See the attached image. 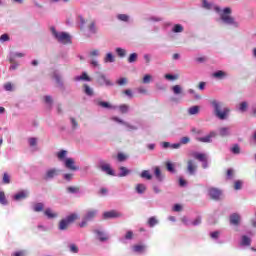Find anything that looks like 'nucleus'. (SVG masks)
Instances as JSON below:
<instances>
[{"label": "nucleus", "mask_w": 256, "mask_h": 256, "mask_svg": "<svg viewBox=\"0 0 256 256\" xmlns=\"http://www.w3.org/2000/svg\"><path fill=\"white\" fill-rule=\"evenodd\" d=\"M187 171L189 175H195V171H197V164L193 160L187 161Z\"/></svg>", "instance_id": "1a4fd4ad"}, {"label": "nucleus", "mask_w": 256, "mask_h": 256, "mask_svg": "<svg viewBox=\"0 0 256 256\" xmlns=\"http://www.w3.org/2000/svg\"><path fill=\"white\" fill-rule=\"evenodd\" d=\"M232 153H234V155H239V153H241V148L239 147V144H235L232 148H231Z\"/></svg>", "instance_id": "ea45409f"}, {"label": "nucleus", "mask_w": 256, "mask_h": 256, "mask_svg": "<svg viewBox=\"0 0 256 256\" xmlns=\"http://www.w3.org/2000/svg\"><path fill=\"white\" fill-rule=\"evenodd\" d=\"M90 33H97V27L95 26V22H91L88 26Z\"/></svg>", "instance_id": "c03bdc74"}, {"label": "nucleus", "mask_w": 256, "mask_h": 256, "mask_svg": "<svg viewBox=\"0 0 256 256\" xmlns=\"http://www.w3.org/2000/svg\"><path fill=\"white\" fill-rule=\"evenodd\" d=\"M4 89L5 91H13V84H11V82H7L4 84Z\"/></svg>", "instance_id": "864d4df0"}, {"label": "nucleus", "mask_w": 256, "mask_h": 256, "mask_svg": "<svg viewBox=\"0 0 256 256\" xmlns=\"http://www.w3.org/2000/svg\"><path fill=\"white\" fill-rule=\"evenodd\" d=\"M165 79H169L170 81H175V79H178V76L166 74Z\"/></svg>", "instance_id": "bf43d9fd"}, {"label": "nucleus", "mask_w": 256, "mask_h": 256, "mask_svg": "<svg viewBox=\"0 0 256 256\" xmlns=\"http://www.w3.org/2000/svg\"><path fill=\"white\" fill-rule=\"evenodd\" d=\"M197 141H200V143H211V136L197 138Z\"/></svg>", "instance_id": "a19ab883"}, {"label": "nucleus", "mask_w": 256, "mask_h": 256, "mask_svg": "<svg viewBox=\"0 0 256 256\" xmlns=\"http://www.w3.org/2000/svg\"><path fill=\"white\" fill-rule=\"evenodd\" d=\"M65 167L70 171H77L79 168L75 166V160L73 158H67L65 160Z\"/></svg>", "instance_id": "6e6552de"}, {"label": "nucleus", "mask_w": 256, "mask_h": 256, "mask_svg": "<svg viewBox=\"0 0 256 256\" xmlns=\"http://www.w3.org/2000/svg\"><path fill=\"white\" fill-rule=\"evenodd\" d=\"M116 53L118 55V57H125V55H127V50L123 49V48H116Z\"/></svg>", "instance_id": "7c9ffc66"}, {"label": "nucleus", "mask_w": 256, "mask_h": 256, "mask_svg": "<svg viewBox=\"0 0 256 256\" xmlns=\"http://www.w3.org/2000/svg\"><path fill=\"white\" fill-rule=\"evenodd\" d=\"M118 19H119V21L127 22V21H129V16L126 14H119Z\"/></svg>", "instance_id": "8fccbe9b"}, {"label": "nucleus", "mask_w": 256, "mask_h": 256, "mask_svg": "<svg viewBox=\"0 0 256 256\" xmlns=\"http://www.w3.org/2000/svg\"><path fill=\"white\" fill-rule=\"evenodd\" d=\"M232 10L229 7H226L223 9L220 18L223 21V23H226L227 25H236L237 22H235V18L231 16Z\"/></svg>", "instance_id": "20e7f679"}, {"label": "nucleus", "mask_w": 256, "mask_h": 256, "mask_svg": "<svg viewBox=\"0 0 256 256\" xmlns=\"http://www.w3.org/2000/svg\"><path fill=\"white\" fill-rule=\"evenodd\" d=\"M44 215H46V217H48V219H55V217H57V213H54L51 208H47L44 211Z\"/></svg>", "instance_id": "aec40b11"}, {"label": "nucleus", "mask_w": 256, "mask_h": 256, "mask_svg": "<svg viewBox=\"0 0 256 256\" xmlns=\"http://www.w3.org/2000/svg\"><path fill=\"white\" fill-rule=\"evenodd\" d=\"M95 104L98 107H102V109H116V107L113 106L111 103L105 102V101H101V100H95Z\"/></svg>", "instance_id": "9d476101"}, {"label": "nucleus", "mask_w": 256, "mask_h": 256, "mask_svg": "<svg viewBox=\"0 0 256 256\" xmlns=\"http://www.w3.org/2000/svg\"><path fill=\"white\" fill-rule=\"evenodd\" d=\"M2 181L4 185H9V183H11V176H9L7 173H4Z\"/></svg>", "instance_id": "c9c22d12"}, {"label": "nucleus", "mask_w": 256, "mask_h": 256, "mask_svg": "<svg viewBox=\"0 0 256 256\" xmlns=\"http://www.w3.org/2000/svg\"><path fill=\"white\" fill-rule=\"evenodd\" d=\"M119 171L121 173L118 174V177H127V175H129L131 173V170L127 169V167H125V166H121L119 168Z\"/></svg>", "instance_id": "2eb2a0df"}, {"label": "nucleus", "mask_w": 256, "mask_h": 256, "mask_svg": "<svg viewBox=\"0 0 256 256\" xmlns=\"http://www.w3.org/2000/svg\"><path fill=\"white\" fill-rule=\"evenodd\" d=\"M151 79H152L151 75L146 74V75L143 77L142 83H144L145 85H147V84L151 83Z\"/></svg>", "instance_id": "a18cd8bd"}, {"label": "nucleus", "mask_w": 256, "mask_h": 256, "mask_svg": "<svg viewBox=\"0 0 256 256\" xmlns=\"http://www.w3.org/2000/svg\"><path fill=\"white\" fill-rule=\"evenodd\" d=\"M125 239H133V231H128L125 235Z\"/></svg>", "instance_id": "338daca9"}, {"label": "nucleus", "mask_w": 256, "mask_h": 256, "mask_svg": "<svg viewBox=\"0 0 256 256\" xmlns=\"http://www.w3.org/2000/svg\"><path fill=\"white\" fill-rule=\"evenodd\" d=\"M15 201H21V199H27V192L21 191L14 196Z\"/></svg>", "instance_id": "4be33fe9"}, {"label": "nucleus", "mask_w": 256, "mask_h": 256, "mask_svg": "<svg viewBox=\"0 0 256 256\" xmlns=\"http://www.w3.org/2000/svg\"><path fill=\"white\" fill-rule=\"evenodd\" d=\"M98 167L103 171L104 173H107V175H115V171L111 168V164L106 163L105 161L101 160L98 164Z\"/></svg>", "instance_id": "0eeeda50"}, {"label": "nucleus", "mask_w": 256, "mask_h": 256, "mask_svg": "<svg viewBox=\"0 0 256 256\" xmlns=\"http://www.w3.org/2000/svg\"><path fill=\"white\" fill-rule=\"evenodd\" d=\"M70 251L72 253H79V247H77V245H75V244H71L70 245Z\"/></svg>", "instance_id": "6e6d98bb"}, {"label": "nucleus", "mask_w": 256, "mask_h": 256, "mask_svg": "<svg viewBox=\"0 0 256 256\" xmlns=\"http://www.w3.org/2000/svg\"><path fill=\"white\" fill-rule=\"evenodd\" d=\"M117 85L123 86L127 83V78H120L116 81Z\"/></svg>", "instance_id": "5fc2aeb1"}, {"label": "nucleus", "mask_w": 256, "mask_h": 256, "mask_svg": "<svg viewBox=\"0 0 256 256\" xmlns=\"http://www.w3.org/2000/svg\"><path fill=\"white\" fill-rule=\"evenodd\" d=\"M157 223H159V221L155 217H150L148 220L149 227H155V225H157Z\"/></svg>", "instance_id": "f704fd0d"}, {"label": "nucleus", "mask_w": 256, "mask_h": 256, "mask_svg": "<svg viewBox=\"0 0 256 256\" xmlns=\"http://www.w3.org/2000/svg\"><path fill=\"white\" fill-rule=\"evenodd\" d=\"M67 191L69 193H72V194L79 193V191H81V187H79V186H69L67 188Z\"/></svg>", "instance_id": "bb28decb"}, {"label": "nucleus", "mask_w": 256, "mask_h": 256, "mask_svg": "<svg viewBox=\"0 0 256 256\" xmlns=\"http://www.w3.org/2000/svg\"><path fill=\"white\" fill-rule=\"evenodd\" d=\"M96 216H97V210H89V211H87V213L84 216V218L87 221H93V219H95Z\"/></svg>", "instance_id": "4468645a"}, {"label": "nucleus", "mask_w": 256, "mask_h": 256, "mask_svg": "<svg viewBox=\"0 0 256 256\" xmlns=\"http://www.w3.org/2000/svg\"><path fill=\"white\" fill-rule=\"evenodd\" d=\"M1 203L2 205H7V198H5L4 192H1Z\"/></svg>", "instance_id": "0e129e2a"}, {"label": "nucleus", "mask_w": 256, "mask_h": 256, "mask_svg": "<svg viewBox=\"0 0 256 256\" xmlns=\"http://www.w3.org/2000/svg\"><path fill=\"white\" fill-rule=\"evenodd\" d=\"M117 159L120 163H123V161H125L127 159V156H125V154H123V153H118Z\"/></svg>", "instance_id": "3c124183"}, {"label": "nucleus", "mask_w": 256, "mask_h": 256, "mask_svg": "<svg viewBox=\"0 0 256 256\" xmlns=\"http://www.w3.org/2000/svg\"><path fill=\"white\" fill-rule=\"evenodd\" d=\"M103 217H104V219H113L115 217H121V213H119L115 210H112V211L105 212L103 214Z\"/></svg>", "instance_id": "9b49d317"}, {"label": "nucleus", "mask_w": 256, "mask_h": 256, "mask_svg": "<svg viewBox=\"0 0 256 256\" xmlns=\"http://www.w3.org/2000/svg\"><path fill=\"white\" fill-rule=\"evenodd\" d=\"M199 106H192L188 109L189 115H197L199 113Z\"/></svg>", "instance_id": "cd10ccee"}, {"label": "nucleus", "mask_w": 256, "mask_h": 256, "mask_svg": "<svg viewBox=\"0 0 256 256\" xmlns=\"http://www.w3.org/2000/svg\"><path fill=\"white\" fill-rule=\"evenodd\" d=\"M57 157L60 161H63V159H65V157H67V151L61 150L60 152L57 153Z\"/></svg>", "instance_id": "e433bc0d"}, {"label": "nucleus", "mask_w": 256, "mask_h": 256, "mask_svg": "<svg viewBox=\"0 0 256 256\" xmlns=\"http://www.w3.org/2000/svg\"><path fill=\"white\" fill-rule=\"evenodd\" d=\"M219 133L221 137H227L229 135V128L222 127L219 129Z\"/></svg>", "instance_id": "c756f323"}, {"label": "nucleus", "mask_w": 256, "mask_h": 256, "mask_svg": "<svg viewBox=\"0 0 256 256\" xmlns=\"http://www.w3.org/2000/svg\"><path fill=\"white\" fill-rule=\"evenodd\" d=\"M10 37H9V34H2L1 35V41L2 42H5V41H10Z\"/></svg>", "instance_id": "052dcab7"}, {"label": "nucleus", "mask_w": 256, "mask_h": 256, "mask_svg": "<svg viewBox=\"0 0 256 256\" xmlns=\"http://www.w3.org/2000/svg\"><path fill=\"white\" fill-rule=\"evenodd\" d=\"M94 233L98 236L99 241H107L109 239L103 231L95 230Z\"/></svg>", "instance_id": "a211bd4d"}, {"label": "nucleus", "mask_w": 256, "mask_h": 256, "mask_svg": "<svg viewBox=\"0 0 256 256\" xmlns=\"http://www.w3.org/2000/svg\"><path fill=\"white\" fill-rule=\"evenodd\" d=\"M137 57V53L130 54V56L128 57V63H135V61H137Z\"/></svg>", "instance_id": "79ce46f5"}, {"label": "nucleus", "mask_w": 256, "mask_h": 256, "mask_svg": "<svg viewBox=\"0 0 256 256\" xmlns=\"http://www.w3.org/2000/svg\"><path fill=\"white\" fill-rule=\"evenodd\" d=\"M88 221H89V220L85 219V217H84L83 220H82V222L78 224V227H81V228L87 227V222H88Z\"/></svg>", "instance_id": "680f3d73"}, {"label": "nucleus", "mask_w": 256, "mask_h": 256, "mask_svg": "<svg viewBox=\"0 0 256 256\" xmlns=\"http://www.w3.org/2000/svg\"><path fill=\"white\" fill-rule=\"evenodd\" d=\"M174 33H183V26L181 24H176L173 27Z\"/></svg>", "instance_id": "58836bf2"}, {"label": "nucleus", "mask_w": 256, "mask_h": 256, "mask_svg": "<svg viewBox=\"0 0 256 256\" xmlns=\"http://www.w3.org/2000/svg\"><path fill=\"white\" fill-rule=\"evenodd\" d=\"M59 175V170L52 168L46 172L44 179H53V177H57Z\"/></svg>", "instance_id": "f8f14e48"}, {"label": "nucleus", "mask_w": 256, "mask_h": 256, "mask_svg": "<svg viewBox=\"0 0 256 256\" xmlns=\"http://www.w3.org/2000/svg\"><path fill=\"white\" fill-rule=\"evenodd\" d=\"M241 245H243L244 247H249V245H251V238L247 236H242Z\"/></svg>", "instance_id": "393cba45"}, {"label": "nucleus", "mask_w": 256, "mask_h": 256, "mask_svg": "<svg viewBox=\"0 0 256 256\" xmlns=\"http://www.w3.org/2000/svg\"><path fill=\"white\" fill-rule=\"evenodd\" d=\"M76 81H91V77L86 72H83L81 76L76 77Z\"/></svg>", "instance_id": "b1692460"}, {"label": "nucleus", "mask_w": 256, "mask_h": 256, "mask_svg": "<svg viewBox=\"0 0 256 256\" xmlns=\"http://www.w3.org/2000/svg\"><path fill=\"white\" fill-rule=\"evenodd\" d=\"M43 209H45V205L43 203H36L34 205V211L36 213H40V211H43Z\"/></svg>", "instance_id": "c85d7f7f"}, {"label": "nucleus", "mask_w": 256, "mask_h": 256, "mask_svg": "<svg viewBox=\"0 0 256 256\" xmlns=\"http://www.w3.org/2000/svg\"><path fill=\"white\" fill-rule=\"evenodd\" d=\"M192 225H201V217L196 218L193 222Z\"/></svg>", "instance_id": "774afa93"}, {"label": "nucleus", "mask_w": 256, "mask_h": 256, "mask_svg": "<svg viewBox=\"0 0 256 256\" xmlns=\"http://www.w3.org/2000/svg\"><path fill=\"white\" fill-rule=\"evenodd\" d=\"M191 141V139L189 137H182L180 140V143L182 145H187V143H189Z\"/></svg>", "instance_id": "4d7b16f0"}, {"label": "nucleus", "mask_w": 256, "mask_h": 256, "mask_svg": "<svg viewBox=\"0 0 256 256\" xmlns=\"http://www.w3.org/2000/svg\"><path fill=\"white\" fill-rule=\"evenodd\" d=\"M64 179L66 181H71V179H73V174L71 173L64 174Z\"/></svg>", "instance_id": "69168bd1"}, {"label": "nucleus", "mask_w": 256, "mask_h": 256, "mask_svg": "<svg viewBox=\"0 0 256 256\" xmlns=\"http://www.w3.org/2000/svg\"><path fill=\"white\" fill-rule=\"evenodd\" d=\"M233 175H235V171L233 169H228L226 172V178L227 179H233Z\"/></svg>", "instance_id": "49530a36"}, {"label": "nucleus", "mask_w": 256, "mask_h": 256, "mask_svg": "<svg viewBox=\"0 0 256 256\" xmlns=\"http://www.w3.org/2000/svg\"><path fill=\"white\" fill-rule=\"evenodd\" d=\"M243 187V182L240 181V180H237L235 183H234V189L236 191H239V189H241Z\"/></svg>", "instance_id": "de8ad7c7"}, {"label": "nucleus", "mask_w": 256, "mask_h": 256, "mask_svg": "<svg viewBox=\"0 0 256 256\" xmlns=\"http://www.w3.org/2000/svg\"><path fill=\"white\" fill-rule=\"evenodd\" d=\"M166 169H167V171H170V173L175 172V168L173 167V163H171V162H166Z\"/></svg>", "instance_id": "09e8293b"}, {"label": "nucleus", "mask_w": 256, "mask_h": 256, "mask_svg": "<svg viewBox=\"0 0 256 256\" xmlns=\"http://www.w3.org/2000/svg\"><path fill=\"white\" fill-rule=\"evenodd\" d=\"M133 251L135 253H143V251H145V246H143V245H134L133 246Z\"/></svg>", "instance_id": "473e14b6"}, {"label": "nucleus", "mask_w": 256, "mask_h": 256, "mask_svg": "<svg viewBox=\"0 0 256 256\" xmlns=\"http://www.w3.org/2000/svg\"><path fill=\"white\" fill-rule=\"evenodd\" d=\"M51 31L53 36L55 37V39H57L59 43H63V45H67L71 43V36L68 33L66 32L59 33L53 27L51 28Z\"/></svg>", "instance_id": "7ed1b4c3"}, {"label": "nucleus", "mask_w": 256, "mask_h": 256, "mask_svg": "<svg viewBox=\"0 0 256 256\" xmlns=\"http://www.w3.org/2000/svg\"><path fill=\"white\" fill-rule=\"evenodd\" d=\"M119 111H120V113H122V114L129 113V105H127V104H121V105L119 106Z\"/></svg>", "instance_id": "2f4dec72"}, {"label": "nucleus", "mask_w": 256, "mask_h": 256, "mask_svg": "<svg viewBox=\"0 0 256 256\" xmlns=\"http://www.w3.org/2000/svg\"><path fill=\"white\" fill-rule=\"evenodd\" d=\"M140 177L142 179H147L148 181H151L153 179V176L148 170H143L142 173L140 174Z\"/></svg>", "instance_id": "412c9836"}, {"label": "nucleus", "mask_w": 256, "mask_h": 256, "mask_svg": "<svg viewBox=\"0 0 256 256\" xmlns=\"http://www.w3.org/2000/svg\"><path fill=\"white\" fill-rule=\"evenodd\" d=\"M208 195L213 201H221L223 191H221L219 188L211 187L208 189Z\"/></svg>", "instance_id": "423d86ee"}, {"label": "nucleus", "mask_w": 256, "mask_h": 256, "mask_svg": "<svg viewBox=\"0 0 256 256\" xmlns=\"http://www.w3.org/2000/svg\"><path fill=\"white\" fill-rule=\"evenodd\" d=\"M113 121H116V123H121L122 125H125L126 127H129V129H137L135 126H131L129 124H127V122L117 118V117H114L113 118Z\"/></svg>", "instance_id": "a878e982"}, {"label": "nucleus", "mask_w": 256, "mask_h": 256, "mask_svg": "<svg viewBox=\"0 0 256 256\" xmlns=\"http://www.w3.org/2000/svg\"><path fill=\"white\" fill-rule=\"evenodd\" d=\"M247 107H249V104H247V102H242L240 103L239 111L245 113V111H247Z\"/></svg>", "instance_id": "37998d69"}, {"label": "nucleus", "mask_w": 256, "mask_h": 256, "mask_svg": "<svg viewBox=\"0 0 256 256\" xmlns=\"http://www.w3.org/2000/svg\"><path fill=\"white\" fill-rule=\"evenodd\" d=\"M225 72L222 70H219L215 73H213V77H215L216 79H223V77H225Z\"/></svg>", "instance_id": "72a5a7b5"}, {"label": "nucleus", "mask_w": 256, "mask_h": 256, "mask_svg": "<svg viewBox=\"0 0 256 256\" xmlns=\"http://www.w3.org/2000/svg\"><path fill=\"white\" fill-rule=\"evenodd\" d=\"M241 222V216H239V214L234 213L230 216V223L231 225H239V223Z\"/></svg>", "instance_id": "ddd939ff"}, {"label": "nucleus", "mask_w": 256, "mask_h": 256, "mask_svg": "<svg viewBox=\"0 0 256 256\" xmlns=\"http://www.w3.org/2000/svg\"><path fill=\"white\" fill-rule=\"evenodd\" d=\"M104 63H115V56L113 53L108 52L104 58Z\"/></svg>", "instance_id": "6ab92c4d"}, {"label": "nucleus", "mask_w": 256, "mask_h": 256, "mask_svg": "<svg viewBox=\"0 0 256 256\" xmlns=\"http://www.w3.org/2000/svg\"><path fill=\"white\" fill-rule=\"evenodd\" d=\"M77 219H79V215H77L75 213L68 215L65 219H62L59 222L58 229L60 231H65V230L69 229V225L71 223H74L75 221H77Z\"/></svg>", "instance_id": "f03ea898"}, {"label": "nucleus", "mask_w": 256, "mask_h": 256, "mask_svg": "<svg viewBox=\"0 0 256 256\" xmlns=\"http://www.w3.org/2000/svg\"><path fill=\"white\" fill-rule=\"evenodd\" d=\"M211 104L214 107L215 115L218 119H221V121L227 119L230 111L229 108H224L221 112V103L217 102V100H212Z\"/></svg>", "instance_id": "f257e3e1"}, {"label": "nucleus", "mask_w": 256, "mask_h": 256, "mask_svg": "<svg viewBox=\"0 0 256 256\" xmlns=\"http://www.w3.org/2000/svg\"><path fill=\"white\" fill-rule=\"evenodd\" d=\"M172 90L175 93V95H179L181 93V86L175 85V86H173Z\"/></svg>", "instance_id": "603ef678"}, {"label": "nucleus", "mask_w": 256, "mask_h": 256, "mask_svg": "<svg viewBox=\"0 0 256 256\" xmlns=\"http://www.w3.org/2000/svg\"><path fill=\"white\" fill-rule=\"evenodd\" d=\"M193 157L194 159H197V161H201L202 163L207 159V155L197 152L193 153Z\"/></svg>", "instance_id": "dca6fc26"}, {"label": "nucleus", "mask_w": 256, "mask_h": 256, "mask_svg": "<svg viewBox=\"0 0 256 256\" xmlns=\"http://www.w3.org/2000/svg\"><path fill=\"white\" fill-rule=\"evenodd\" d=\"M202 5L205 9H211V4L207 0H203Z\"/></svg>", "instance_id": "e2e57ef3"}, {"label": "nucleus", "mask_w": 256, "mask_h": 256, "mask_svg": "<svg viewBox=\"0 0 256 256\" xmlns=\"http://www.w3.org/2000/svg\"><path fill=\"white\" fill-rule=\"evenodd\" d=\"M135 189H136V192H138L141 195L145 193V191H147V186H145V184H137Z\"/></svg>", "instance_id": "5701e85b"}, {"label": "nucleus", "mask_w": 256, "mask_h": 256, "mask_svg": "<svg viewBox=\"0 0 256 256\" xmlns=\"http://www.w3.org/2000/svg\"><path fill=\"white\" fill-rule=\"evenodd\" d=\"M84 93L91 97L93 95V89L89 85L84 84Z\"/></svg>", "instance_id": "4c0bfd02"}, {"label": "nucleus", "mask_w": 256, "mask_h": 256, "mask_svg": "<svg viewBox=\"0 0 256 256\" xmlns=\"http://www.w3.org/2000/svg\"><path fill=\"white\" fill-rule=\"evenodd\" d=\"M96 83L100 87H113V82H111L109 78L101 72H97Z\"/></svg>", "instance_id": "39448f33"}, {"label": "nucleus", "mask_w": 256, "mask_h": 256, "mask_svg": "<svg viewBox=\"0 0 256 256\" xmlns=\"http://www.w3.org/2000/svg\"><path fill=\"white\" fill-rule=\"evenodd\" d=\"M29 145L30 147H35V145H37V138H30Z\"/></svg>", "instance_id": "13d9d810"}, {"label": "nucleus", "mask_w": 256, "mask_h": 256, "mask_svg": "<svg viewBox=\"0 0 256 256\" xmlns=\"http://www.w3.org/2000/svg\"><path fill=\"white\" fill-rule=\"evenodd\" d=\"M154 175L158 181H163V175L161 174V168L158 166L154 167Z\"/></svg>", "instance_id": "f3484780"}]
</instances>
